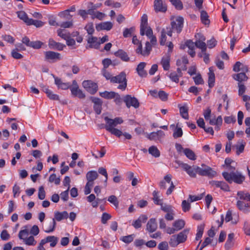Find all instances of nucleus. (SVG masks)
I'll return each instance as SVG.
<instances>
[{
    "instance_id": "f257e3e1",
    "label": "nucleus",
    "mask_w": 250,
    "mask_h": 250,
    "mask_svg": "<svg viewBox=\"0 0 250 250\" xmlns=\"http://www.w3.org/2000/svg\"><path fill=\"white\" fill-rule=\"evenodd\" d=\"M104 120L106 122L104 126L105 129L112 134L118 137H120L122 135V131L114 127L123 123L124 121L122 118L116 117L114 119H112L108 117H104Z\"/></svg>"
},
{
    "instance_id": "f03ea898",
    "label": "nucleus",
    "mask_w": 250,
    "mask_h": 250,
    "mask_svg": "<svg viewBox=\"0 0 250 250\" xmlns=\"http://www.w3.org/2000/svg\"><path fill=\"white\" fill-rule=\"evenodd\" d=\"M222 176L224 179L229 184L234 182L238 184H241L245 180V177L241 173L236 171V172H223Z\"/></svg>"
},
{
    "instance_id": "7ed1b4c3",
    "label": "nucleus",
    "mask_w": 250,
    "mask_h": 250,
    "mask_svg": "<svg viewBox=\"0 0 250 250\" xmlns=\"http://www.w3.org/2000/svg\"><path fill=\"white\" fill-rule=\"evenodd\" d=\"M175 163L178 164V167H181L191 178H195L196 174H198V168H199V167L198 166L195 165L190 166L188 164L184 163L180 160H176Z\"/></svg>"
},
{
    "instance_id": "20e7f679",
    "label": "nucleus",
    "mask_w": 250,
    "mask_h": 250,
    "mask_svg": "<svg viewBox=\"0 0 250 250\" xmlns=\"http://www.w3.org/2000/svg\"><path fill=\"white\" fill-rule=\"evenodd\" d=\"M25 229L20 231L18 236L20 239L22 240L24 243L28 246H35L37 244V241L35 240L33 236H30L27 237L29 234L28 230L26 229L27 226L24 227Z\"/></svg>"
},
{
    "instance_id": "39448f33",
    "label": "nucleus",
    "mask_w": 250,
    "mask_h": 250,
    "mask_svg": "<svg viewBox=\"0 0 250 250\" xmlns=\"http://www.w3.org/2000/svg\"><path fill=\"white\" fill-rule=\"evenodd\" d=\"M112 83H118V88L125 90L127 86L126 75L125 72H121L119 75L114 76L111 80Z\"/></svg>"
},
{
    "instance_id": "423d86ee",
    "label": "nucleus",
    "mask_w": 250,
    "mask_h": 250,
    "mask_svg": "<svg viewBox=\"0 0 250 250\" xmlns=\"http://www.w3.org/2000/svg\"><path fill=\"white\" fill-rule=\"evenodd\" d=\"M201 167L198 168V174L199 175L207 176L209 178H213L217 175V172L210 167L204 164H202Z\"/></svg>"
},
{
    "instance_id": "0eeeda50",
    "label": "nucleus",
    "mask_w": 250,
    "mask_h": 250,
    "mask_svg": "<svg viewBox=\"0 0 250 250\" xmlns=\"http://www.w3.org/2000/svg\"><path fill=\"white\" fill-rule=\"evenodd\" d=\"M184 18L182 17H178L175 21L171 22V27L172 32L176 31L178 34L181 33L183 28Z\"/></svg>"
},
{
    "instance_id": "6e6552de",
    "label": "nucleus",
    "mask_w": 250,
    "mask_h": 250,
    "mask_svg": "<svg viewBox=\"0 0 250 250\" xmlns=\"http://www.w3.org/2000/svg\"><path fill=\"white\" fill-rule=\"evenodd\" d=\"M124 102L125 103L127 107L129 108L133 106L135 108L139 106L138 100L134 97H131L130 95H126L124 98Z\"/></svg>"
},
{
    "instance_id": "1a4fd4ad",
    "label": "nucleus",
    "mask_w": 250,
    "mask_h": 250,
    "mask_svg": "<svg viewBox=\"0 0 250 250\" xmlns=\"http://www.w3.org/2000/svg\"><path fill=\"white\" fill-rule=\"evenodd\" d=\"M83 86L90 94H94L98 90L97 83L90 80L84 81L82 83Z\"/></svg>"
},
{
    "instance_id": "9d476101",
    "label": "nucleus",
    "mask_w": 250,
    "mask_h": 250,
    "mask_svg": "<svg viewBox=\"0 0 250 250\" xmlns=\"http://www.w3.org/2000/svg\"><path fill=\"white\" fill-rule=\"evenodd\" d=\"M45 60L50 62H54L61 60V54L58 52L48 51L44 52Z\"/></svg>"
},
{
    "instance_id": "9b49d317",
    "label": "nucleus",
    "mask_w": 250,
    "mask_h": 250,
    "mask_svg": "<svg viewBox=\"0 0 250 250\" xmlns=\"http://www.w3.org/2000/svg\"><path fill=\"white\" fill-rule=\"evenodd\" d=\"M165 136V133L161 130H158L157 132H152L147 134L146 137L150 141H161Z\"/></svg>"
},
{
    "instance_id": "f8f14e48",
    "label": "nucleus",
    "mask_w": 250,
    "mask_h": 250,
    "mask_svg": "<svg viewBox=\"0 0 250 250\" xmlns=\"http://www.w3.org/2000/svg\"><path fill=\"white\" fill-rule=\"evenodd\" d=\"M166 34L170 37L172 36V31L170 26H167L166 28H163L161 30L160 40V44L161 45H164L166 43L167 41Z\"/></svg>"
},
{
    "instance_id": "ddd939ff",
    "label": "nucleus",
    "mask_w": 250,
    "mask_h": 250,
    "mask_svg": "<svg viewBox=\"0 0 250 250\" xmlns=\"http://www.w3.org/2000/svg\"><path fill=\"white\" fill-rule=\"evenodd\" d=\"M92 102L94 103V109L97 114H100L102 111V106L103 102L102 100L96 97H91Z\"/></svg>"
},
{
    "instance_id": "4468645a",
    "label": "nucleus",
    "mask_w": 250,
    "mask_h": 250,
    "mask_svg": "<svg viewBox=\"0 0 250 250\" xmlns=\"http://www.w3.org/2000/svg\"><path fill=\"white\" fill-rule=\"evenodd\" d=\"M209 183L212 186H215L217 188H220L222 190L225 191H229V187L228 185L224 181H211Z\"/></svg>"
},
{
    "instance_id": "2eb2a0df",
    "label": "nucleus",
    "mask_w": 250,
    "mask_h": 250,
    "mask_svg": "<svg viewBox=\"0 0 250 250\" xmlns=\"http://www.w3.org/2000/svg\"><path fill=\"white\" fill-rule=\"evenodd\" d=\"M87 42L90 44L88 46H86V48H94L95 49H98L100 47L99 41L98 38L89 36L87 39Z\"/></svg>"
},
{
    "instance_id": "dca6fc26",
    "label": "nucleus",
    "mask_w": 250,
    "mask_h": 250,
    "mask_svg": "<svg viewBox=\"0 0 250 250\" xmlns=\"http://www.w3.org/2000/svg\"><path fill=\"white\" fill-rule=\"evenodd\" d=\"M147 16L146 14H144L141 18V22L140 24V34L141 36H144L145 34L146 30H147Z\"/></svg>"
},
{
    "instance_id": "f3484780",
    "label": "nucleus",
    "mask_w": 250,
    "mask_h": 250,
    "mask_svg": "<svg viewBox=\"0 0 250 250\" xmlns=\"http://www.w3.org/2000/svg\"><path fill=\"white\" fill-rule=\"evenodd\" d=\"M157 229V223L155 218H151L146 224V230L150 233L153 232Z\"/></svg>"
},
{
    "instance_id": "a211bd4d",
    "label": "nucleus",
    "mask_w": 250,
    "mask_h": 250,
    "mask_svg": "<svg viewBox=\"0 0 250 250\" xmlns=\"http://www.w3.org/2000/svg\"><path fill=\"white\" fill-rule=\"evenodd\" d=\"M48 46L50 49H57L60 51L63 50L64 47H65V45L60 42H57L52 39L49 40Z\"/></svg>"
},
{
    "instance_id": "6ab92c4d",
    "label": "nucleus",
    "mask_w": 250,
    "mask_h": 250,
    "mask_svg": "<svg viewBox=\"0 0 250 250\" xmlns=\"http://www.w3.org/2000/svg\"><path fill=\"white\" fill-rule=\"evenodd\" d=\"M56 223L55 219H52L50 221L47 222L44 226V230L46 233L53 232L56 227Z\"/></svg>"
},
{
    "instance_id": "aec40b11",
    "label": "nucleus",
    "mask_w": 250,
    "mask_h": 250,
    "mask_svg": "<svg viewBox=\"0 0 250 250\" xmlns=\"http://www.w3.org/2000/svg\"><path fill=\"white\" fill-rule=\"evenodd\" d=\"M154 6L156 12H165L167 9V6L163 4L162 0H155Z\"/></svg>"
},
{
    "instance_id": "412c9836",
    "label": "nucleus",
    "mask_w": 250,
    "mask_h": 250,
    "mask_svg": "<svg viewBox=\"0 0 250 250\" xmlns=\"http://www.w3.org/2000/svg\"><path fill=\"white\" fill-rule=\"evenodd\" d=\"M189 229H186L179 232L176 236L180 243H183L187 240V235L189 232Z\"/></svg>"
},
{
    "instance_id": "4be33fe9",
    "label": "nucleus",
    "mask_w": 250,
    "mask_h": 250,
    "mask_svg": "<svg viewBox=\"0 0 250 250\" xmlns=\"http://www.w3.org/2000/svg\"><path fill=\"white\" fill-rule=\"evenodd\" d=\"M53 77L55 78V83L57 85L59 88L65 90L69 88L70 86V83H63L60 78L55 77L54 76H53Z\"/></svg>"
},
{
    "instance_id": "5701e85b",
    "label": "nucleus",
    "mask_w": 250,
    "mask_h": 250,
    "mask_svg": "<svg viewBox=\"0 0 250 250\" xmlns=\"http://www.w3.org/2000/svg\"><path fill=\"white\" fill-rule=\"evenodd\" d=\"M238 208L245 213L249 212L248 208H249V204L246 203L244 201L238 200L236 204Z\"/></svg>"
},
{
    "instance_id": "b1692460",
    "label": "nucleus",
    "mask_w": 250,
    "mask_h": 250,
    "mask_svg": "<svg viewBox=\"0 0 250 250\" xmlns=\"http://www.w3.org/2000/svg\"><path fill=\"white\" fill-rule=\"evenodd\" d=\"M146 65V62H142L138 65L136 68L138 75L141 77H146L147 75L146 71L144 70Z\"/></svg>"
},
{
    "instance_id": "393cba45",
    "label": "nucleus",
    "mask_w": 250,
    "mask_h": 250,
    "mask_svg": "<svg viewBox=\"0 0 250 250\" xmlns=\"http://www.w3.org/2000/svg\"><path fill=\"white\" fill-rule=\"evenodd\" d=\"M113 27V24L109 21L104 22L96 25V28L98 31L101 30H110Z\"/></svg>"
},
{
    "instance_id": "a878e982",
    "label": "nucleus",
    "mask_w": 250,
    "mask_h": 250,
    "mask_svg": "<svg viewBox=\"0 0 250 250\" xmlns=\"http://www.w3.org/2000/svg\"><path fill=\"white\" fill-rule=\"evenodd\" d=\"M114 55L116 57L120 58L123 61L128 62L129 61V57L128 56L127 53L123 50H118L114 53Z\"/></svg>"
},
{
    "instance_id": "bb28decb",
    "label": "nucleus",
    "mask_w": 250,
    "mask_h": 250,
    "mask_svg": "<svg viewBox=\"0 0 250 250\" xmlns=\"http://www.w3.org/2000/svg\"><path fill=\"white\" fill-rule=\"evenodd\" d=\"M233 78L238 82V83H242L243 81H247L248 77L247 76L245 72H241L236 74H234L232 76Z\"/></svg>"
},
{
    "instance_id": "cd10ccee",
    "label": "nucleus",
    "mask_w": 250,
    "mask_h": 250,
    "mask_svg": "<svg viewBox=\"0 0 250 250\" xmlns=\"http://www.w3.org/2000/svg\"><path fill=\"white\" fill-rule=\"evenodd\" d=\"M234 236V235L233 233H229V234L228 239L225 245V249L227 250H229L230 248H231L233 247L234 245V243L233 241Z\"/></svg>"
},
{
    "instance_id": "c85d7f7f",
    "label": "nucleus",
    "mask_w": 250,
    "mask_h": 250,
    "mask_svg": "<svg viewBox=\"0 0 250 250\" xmlns=\"http://www.w3.org/2000/svg\"><path fill=\"white\" fill-rule=\"evenodd\" d=\"M208 79V84L210 88L212 87L214 85L215 83V75L213 73L212 68H209Z\"/></svg>"
},
{
    "instance_id": "c756f323",
    "label": "nucleus",
    "mask_w": 250,
    "mask_h": 250,
    "mask_svg": "<svg viewBox=\"0 0 250 250\" xmlns=\"http://www.w3.org/2000/svg\"><path fill=\"white\" fill-rule=\"evenodd\" d=\"M68 217V214L66 211L60 212L57 211L55 212V220L60 221L64 219H66Z\"/></svg>"
},
{
    "instance_id": "7c9ffc66",
    "label": "nucleus",
    "mask_w": 250,
    "mask_h": 250,
    "mask_svg": "<svg viewBox=\"0 0 250 250\" xmlns=\"http://www.w3.org/2000/svg\"><path fill=\"white\" fill-rule=\"evenodd\" d=\"M146 36L150 39V42L152 44L155 45L157 42V39L155 36L153 35V31L150 27L147 28L146 32Z\"/></svg>"
},
{
    "instance_id": "2f4dec72",
    "label": "nucleus",
    "mask_w": 250,
    "mask_h": 250,
    "mask_svg": "<svg viewBox=\"0 0 250 250\" xmlns=\"http://www.w3.org/2000/svg\"><path fill=\"white\" fill-rule=\"evenodd\" d=\"M184 153L188 158L191 160H195L196 159L195 154L189 148H185L184 149Z\"/></svg>"
},
{
    "instance_id": "473e14b6",
    "label": "nucleus",
    "mask_w": 250,
    "mask_h": 250,
    "mask_svg": "<svg viewBox=\"0 0 250 250\" xmlns=\"http://www.w3.org/2000/svg\"><path fill=\"white\" fill-rule=\"evenodd\" d=\"M18 17L22 20L27 25L31 19L28 17L27 14L23 11L17 12Z\"/></svg>"
},
{
    "instance_id": "72a5a7b5",
    "label": "nucleus",
    "mask_w": 250,
    "mask_h": 250,
    "mask_svg": "<svg viewBox=\"0 0 250 250\" xmlns=\"http://www.w3.org/2000/svg\"><path fill=\"white\" fill-rule=\"evenodd\" d=\"M185 225V222L182 219L176 220L173 224V226L178 231L182 229Z\"/></svg>"
},
{
    "instance_id": "f704fd0d",
    "label": "nucleus",
    "mask_w": 250,
    "mask_h": 250,
    "mask_svg": "<svg viewBox=\"0 0 250 250\" xmlns=\"http://www.w3.org/2000/svg\"><path fill=\"white\" fill-rule=\"evenodd\" d=\"M98 176V174L96 171H89L86 175V178L87 181H94L96 180Z\"/></svg>"
},
{
    "instance_id": "c9c22d12",
    "label": "nucleus",
    "mask_w": 250,
    "mask_h": 250,
    "mask_svg": "<svg viewBox=\"0 0 250 250\" xmlns=\"http://www.w3.org/2000/svg\"><path fill=\"white\" fill-rule=\"evenodd\" d=\"M148 151L149 154L155 157H158L160 155V151L158 150L157 147L154 146H151L148 148Z\"/></svg>"
},
{
    "instance_id": "e433bc0d",
    "label": "nucleus",
    "mask_w": 250,
    "mask_h": 250,
    "mask_svg": "<svg viewBox=\"0 0 250 250\" xmlns=\"http://www.w3.org/2000/svg\"><path fill=\"white\" fill-rule=\"evenodd\" d=\"M201 20L202 23L205 25L209 24L210 22L208 13L204 10L201 12Z\"/></svg>"
},
{
    "instance_id": "4c0bfd02",
    "label": "nucleus",
    "mask_w": 250,
    "mask_h": 250,
    "mask_svg": "<svg viewBox=\"0 0 250 250\" xmlns=\"http://www.w3.org/2000/svg\"><path fill=\"white\" fill-rule=\"evenodd\" d=\"M100 95L101 97L106 99H113L114 97L115 96V92H108L105 91L103 92H100Z\"/></svg>"
},
{
    "instance_id": "58836bf2",
    "label": "nucleus",
    "mask_w": 250,
    "mask_h": 250,
    "mask_svg": "<svg viewBox=\"0 0 250 250\" xmlns=\"http://www.w3.org/2000/svg\"><path fill=\"white\" fill-rule=\"evenodd\" d=\"M237 195L240 200L249 201L250 196V194L249 193L239 191L237 192Z\"/></svg>"
},
{
    "instance_id": "ea45409f",
    "label": "nucleus",
    "mask_w": 250,
    "mask_h": 250,
    "mask_svg": "<svg viewBox=\"0 0 250 250\" xmlns=\"http://www.w3.org/2000/svg\"><path fill=\"white\" fill-rule=\"evenodd\" d=\"M153 198L152 200L155 204L157 205H160L162 203V199H160L159 198L158 192L154 190L152 193Z\"/></svg>"
},
{
    "instance_id": "a19ab883",
    "label": "nucleus",
    "mask_w": 250,
    "mask_h": 250,
    "mask_svg": "<svg viewBox=\"0 0 250 250\" xmlns=\"http://www.w3.org/2000/svg\"><path fill=\"white\" fill-rule=\"evenodd\" d=\"M195 46L201 50L202 52H205L207 49V44L205 42L195 41Z\"/></svg>"
},
{
    "instance_id": "79ce46f5",
    "label": "nucleus",
    "mask_w": 250,
    "mask_h": 250,
    "mask_svg": "<svg viewBox=\"0 0 250 250\" xmlns=\"http://www.w3.org/2000/svg\"><path fill=\"white\" fill-rule=\"evenodd\" d=\"M161 64L163 66V67L165 70H168L170 67L169 64V59L168 57L166 58H163L161 62Z\"/></svg>"
},
{
    "instance_id": "37998d69",
    "label": "nucleus",
    "mask_w": 250,
    "mask_h": 250,
    "mask_svg": "<svg viewBox=\"0 0 250 250\" xmlns=\"http://www.w3.org/2000/svg\"><path fill=\"white\" fill-rule=\"evenodd\" d=\"M34 25L36 27H41L43 25V22L41 21L34 20L31 19L27 25Z\"/></svg>"
},
{
    "instance_id": "c03bdc74",
    "label": "nucleus",
    "mask_w": 250,
    "mask_h": 250,
    "mask_svg": "<svg viewBox=\"0 0 250 250\" xmlns=\"http://www.w3.org/2000/svg\"><path fill=\"white\" fill-rule=\"evenodd\" d=\"M204 225H200L199 226H198L197 228V232L196 235V240H198L200 238H201L202 236L204 229Z\"/></svg>"
},
{
    "instance_id": "a18cd8bd",
    "label": "nucleus",
    "mask_w": 250,
    "mask_h": 250,
    "mask_svg": "<svg viewBox=\"0 0 250 250\" xmlns=\"http://www.w3.org/2000/svg\"><path fill=\"white\" fill-rule=\"evenodd\" d=\"M58 35L62 38L65 40L70 37V34L65 30L59 29L57 31Z\"/></svg>"
},
{
    "instance_id": "49530a36",
    "label": "nucleus",
    "mask_w": 250,
    "mask_h": 250,
    "mask_svg": "<svg viewBox=\"0 0 250 250\" xmlns=\"http://www.w3.org/2000/svg\"><path fill=\"white\" fill-rule=\"evenodd\" d=\"M134 238V234H131L127 236H123L120 238V240L125 243H130L133 241Z\"/></svg>"
},
{
    "instance_id": "de8ad7c7",
    "label": "nucleus",
    "mask_w": 250,
    "mask_h": 250,
    "mask_svg": "<svg viewBox=\"0 0 250 250\" xmlns=\"http://www.w3.org/2000/svg\"><path fill=\"white\" fill-rule=\"evenodd\" d=\"M172 5L178 10H181L183 8L182 1L180 0H169Z\"/></svg>"
},
{
    "instance_id": "09e8293b",
    "label": "nucleus",
    "mask_w": 250,
    "mask_h": 250,
    "mask_svg": "<svg viewBox=\"0 0 250 250\" xmlns=\"http://www.w3.org/2000/svg\"><path fill=\"white\" fill-rule=\"evenodd\" d=\"M152 49V46L149 42H146V47L145 50L143 51V56H147L149 55Z\"/></svg>"
},
{
    "instance_id": "8fccbe9b",
    "label": "nucleus",
    "mask_w": 250,
    "mask_h": 250,
    "mask_svg": "<svg viewBox=\"0 0 250 250\" xmlns=\"http://www.w3.org/2000/svg\"><path fill=\"white\" fill-rule=\"evenodd\" d=\"M180 112L182 117L185 119H188V109L186 106H182L180 108Z\"/></svg>"
},
{
    "instance_id": "3c124183",
    "label": "nucleus",
    "mask_w": 250,
    "mask_h": 250,
    "mask_svg": "<svg viewBox=\"0 0 250 250\" xmlns=\"http://www.w3.org/2000/svg\"><path fill=\"white\" fill-rule=\"evenodd\" d=\"M47 239L49 240L48 242H50V246L51 247H54L58 242V238L55 236H48Z\"/></svg>"
},
{
    "instance_id": "603ef678",
    "label": "nucleus",
    "mask_w": 250,
    "mask_h": 250,
    "mask_svg": "<svg viewBox=\"0 0 250 250\" xmlns=\"http://www.w3.org/2000/svg\"><path fill=\"white\" fill-rule=\"evenodd\" d=\"M169 244L172 247H176L178 244H180V242H179L176 235H173L171 236L169 241Z\"/></svg>"
},
{
    "instance_id": "864d4df0",
    "label": "nucleus",
    "mask_w": 250,
    "mask_h": 250,
    "mask_svg": "<svg viewBox=\"0 0 250 250\" xmlns=\"http://www.w3.org/2000/svg\"><path fill=\"white\" fill-rule=\"evenodd\" d=\"M108 201L112 204L116 208H118L119 206V201L115 195H111L108 197Z\"/></svg>"
},
{
    "instance_id": "5fc2aeb1",
    "label": "nucleus",
    "mask_w": 250,
    "mask_h": 250,
    "mask_svg": "<svg viewBox=\"0 0 250 250\" xmlns=\"http://www.w3.org/2000/svg\"><path fill=\"white\" fill-rule=\"evenodd\" d=\"M135 28L132 27L130 28H125L123 32V36L125 38H127L131 36L132 34L134 32Z\"/></svg>"
},
{
    "instance_id": "6e6d98bb",
    "label": "nucleus",
    "mask_w": 250,
    "mask_h": 250,
    "mask_svg": "<svg viewBox=\"0 0 250 250\" xmlns=\"http://www.w3.org/2000/svg\"><path fill=\"white\" fill-rule=\"evenodd\" d=\"M49 181L51 183L54 182L56 185H58L60 184L61 180L60 178H57L56 175L53 173L49 176Z\"/></svg>"
},
{
    "instance_id": "4d7b16f0",
    "label": "nucleus",
    "mask_w": 250,
    "mask_h": 250,
    "mask_svg": "<svg viewBox=\"0 0 250 250\" xmlns=\"http://www.w3.org/2000/svg\"><path fill=\"white\" fill-rule=\"evenodd\" d=\"M161 209L165 212H169L173 210L171 206L167 204H163V203L160 205Z\"/></svg>"
},
{
    "instance_id": "13d9d810",
    "label": "nucleus",
    "mask_w": 250,
    "mask_h": 250,
    "mask_svg": "<svg viewBox=\"0 0 250 250\" xmlns=\"http://www.w3.org/2000/svg\"><path fill=\"white\" fill-rule=\"evenodd\" d=\"M43 43L39 41H32L30 47H32L34 49H39L41 48Z\"/></svg>"
},
{
    "instance_id": "bf43d9fd",
    "label": "nucleus",
    "mask_w": 250,
    "mask_h": 250,
    "mask_svg": "<svg viewBox=\"0 0 250 250\" xmlns=\"http://www.w3.org/2000/svg\"><path fill=\"white\" fill-rule=\"evenodd\" d=\"M183 135V131L181 127H177L174 131L173 136L174 138H177L182 137Z\"/></svg>"
},
{
    "instance_id": "052dcab7",
    "label": "nucleus",
    "mask_w": 250,
    "mask_h": 250,
    "mask_svg": "<svg viewBox=\"0 0 250 250\" xmlns=\"http://www.w3.org/2000/svg\"><path fill=\"white\" fill-rule=\"evenodd\" d=\"M1 38L3 40L10 43H14L15 40L12 36L9 35H3Z\"/></svg>"
},
{
    "instance_id": "680f3d73",
    "label": "nucleus",
    "mask_w": 250,
    "mask_h": 250,
    "mask_svg": "<svg viewBox=\"0 0 250 250\" xmlns=\"http://www.w3.org/2000/svg\"><path fill=\"white\" fill-rule=\"evenodd\" d=\"M169 78L172 81L176 83H178L179 82V77L177 75V74L176 72H171L169 75Z\"/></svg>"
},
{
    "instance_id": "e2e57ef3",
    "label": "nucleus",
    "mask_w": 250,
    "mask_h": 250,
    "mask_svg": "<svg viewBox=\"0 0 250 250\" xmlns=\"http://www.w3.org/2000/svg\"><path fill=\"white\" fill-rule=\"evenodd\" d=\"M45 197V192L44 189V188L43 186H41L39 188L38 192V198L40 200H43Z\"/></svg>"
},
{
    "instance_id": "0e129e2a",
    "label": "nucleus",
    "mask_w": 250,
    "mask_h": 250,
    "mask_svg": "<svg viewBox=\"0 0 250 250\" xmlns=\"http://www.w3.org/2000/svg\"><path fill=\"white\" fill-rule=\"evenodd\" d=\"M158 97L163 101H166L167 100L168 94L163 90H160L158 92Z\"/></svg>"
},
{
    "instance_id": "69168bd1",
    "label": "nucleus",
    "mask_w": 250,
    "mask_h": 250,
    "mask_svg": "<svg viewBox=\"0 0 250 250\" xmlns=\"http://www.w3.org/2000/svg\"><path fill=\"white\" fill-rule=\"evenodd\" d=\"M19 49L18 48H16L13 49L11 52L12 56L16 59H20L23 57V56L18 52Z\"/></svg>"
},
{
    "instance_id": "338daca9",
    "label": "nucleus",
    "mask_w": 250,
    "mask_h": 250,
    "mask_svg": "<svg viewBox=\"0 0 250 250\" xmlns=\"http://www.w3.org/2000/svg\"><path fill=\"white\" fill-rule=\"evenodd\" d=\"M182 209L183 211L187 212L190 208V204L186 200H183L182 203Z\"/></svg>"
},
{
    "instance_id": "774afa93",
    "label": "nucleus",
    "mask_w": 250,
    "mask_h": 250,
    "mask_svg": "<svg viewBox=\"0 0 250 250\" xmlns=\"http://www.w3.org/2000/svg\"><path fill=\"white\" fill-rule=\"evenodd\" d=\"M158 248L160 250H168V245L166 241L161 242L158 246Z\"/></svg>"
}]
</instances>
